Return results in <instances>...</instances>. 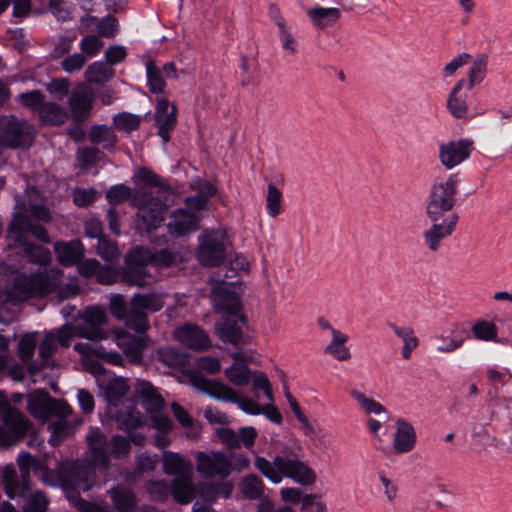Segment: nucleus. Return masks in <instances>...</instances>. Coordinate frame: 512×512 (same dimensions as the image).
Wrapping results in <instances>:
<instances>
[{
  "label": "nucleus",
  "mask_w": 512,
  "mask_h": 512,
  "mask_svg": "<svg viewBox=\"0 0 512 512\" xmlns=\"http://www.w3.org/2000/svg\"><path fill=\"white\" fill-rule=\"evenodd\" d=\"M69 89L70 81L64 77L52 79L46 85V90L58 99H63L66 97L69 93Z\"/></svg>",
  "instance_id": "nucleus-64"
},
{
  "label": "nucleus",
  "mask_w": 512,
  "mask_h": 512,
  "mask_svg": "<svg viewBox=\"0 0 512 512\" xmlns=\"http://www.w3.org/2000/svg\"><path fill=\"white\" fill-rule=\"evenodd\" d=\"M416 443V433L413 426L405 420L396 422V432L393 438V449L397 454L410 452Z\"/></svg>",
  "instance_id": "nucleus-26"
},
{
  "label": "nucleus",
  "mask_w": 512,
  "mask_h": 512,
  "mask_svg": "<svg viewBox=\"0 0 512 512\" xmlns=\"http://www.w3.org/2000/svg\"><path fill=\"white\" fill-rule=\"evenodd\" d=\"M265 484L256 474L245 476L240 483V491L247 499L255 500L264 494Z\"/></svg>",
  "instance_id": "nucleus-39"
},
{
  "label": "nucleus",
  "mask_w": 512,
  "mask_h": 512,
  "mask_svg": "<svg viewBox=\"0 0 512 512\" xmlns=\"http://www.w3.org/2000/svg\"><path fill=\"white\" fill-rule=\"evenodd\" d=\"M100 150L94 147L79 148L76 154L78 166L88 170L99 160Z\"/></svg>",
  "instance_id": "nucleus-54"
},
{
  "label": "nucleus",
  "mask_w": 512,
  "mask_h": 512,
  "mask_svg": "<svg viewBox=\"0 0 512 512\" xmlns=\"http://www.w3.org/2000/svg\"><path fill=\"white\" fill-rule=\"evenodd\" d=\"M132 298L137 306L149 312L159 311L164 306L162 296L157 293L135 294Z\"/></svg>",
  "instance_id": "nucleus-49"
},
{
  "label": "nucleus",
  "mask_w": 512,
  "mask_h": 512,
  "mask_svg": "<svg viewBox=\"0 0 512 512\" xmlns=\"http://www.w3.org/2000/svg\"><path fill=\"white\" fill-rule=\"evenodd\" d=\"M97 253L103 260L110 263L116 262L120 257L116 243L105 237L98 240Z\"/></svg>",
  "instance_id": "nucleus-56"
},
{
  "label": "nucleus",
  "mask_w": 512,
  "mask_h": 512,
  "mask_svg": "<svg viewBox=\"0 0 512 512\" xmlns=\"http://www.w3.org/2000/svg\"><path fill=\"white\" fill-rule=\"evenodd\" d=\"M163 470L168 475L181 477L193 475V466L189 459L172 451H164L162 455Z\"/></svg>",
  "instance_id": "nucleus-27"
},
{
  "label": "nucleus",
  "mask_w": 512,
  "mask_h": 512,
  "mask_svg": "<svg viewBox=\"0 0 512 512\" xmlns=\"http://www.w3.org/2000/svg\"><path fill=\"white\" fill-rule=\"evenodd\" d=\"M457 221L458 216H450L447 219L431 221L433 225L424 233L425 243L431 251H437L441 240L453 233Z\"/></svg>",
  "instance_id": "nucleus-22"
},
{
  "label": "nucleus",
  "mask_w": 512,
  "mask_h": 512,
  "mask_svg": "<svg viewBox=\"0 0 512 512\" xmlns=\"http://www.w3.org/2000/svg\"><path fill=\"white\" fill-rule=\"evenodd\" d=\"M29 413L36 419L46 421L51 416L67 417L71 408L63 401L52 398L44 390H35L28 395Z\"/></svg>",
  "instance_id": "nucleus-11"
},
{
  "label": "nucleus",
  "mask_w": 512,
  "mask_h": 512,
  "mask_svg": "<svg viewBox=\"0 0 512 512\" xmlns=\"http://www.w3.org/2000/svg\"><path fill=\"white\" fill-rule=\"evenodd\" d=\"M192 385L199 391L208 394L214 399L238 404L245 413L259 415L262 407L254 400L240 397L238 391L220 381L209 380L198 373L190 375Z\"/></svg>",
  "instance_id": "nucleus-6"
},
{
  "label": "nucleus",
  "mask_w": 512,
  "mask_h": 512,
  "mask_svg": "<svg viewBox=\"0 0 512 512\" xmlns=\"http://www.w3.org/2000/svg\"><path fill=\"white\" fill-rule=\"evenodd\" d=\"M193 475L176 477L171 484V492L174 499L181 503H190L196 496V487L192 482Z\"/></svg>",
  "instance_id": "nucleus-32"
},
{
  "label": "nucleus",
  "mask_w": 512,
  "mask_h": 512,
  "mask_svg": "<svg viewBox=\"0 0 512 512\" xmlns=\"http://www.w3.org/2000/svg\"><path fill=\"white\" fill-rule=\"evenodd\" d=\"M145 248L136 247L126 256V267L121 273V280L129 286L145 287L151 283V275L148 272L144 259Z\"/></svg>",
  "instance_id": "nucleus-13"
},
{
  "label": "nucleus",
  "mask_w": 512,
  "mask_h": 512,
  "mask_svg": "<svg viewBox=\"0 0 512 512\" xmlns=\"http://www.w3.org/2000/svg\"><path fill=\"white\" fill-rule=\"evenodd\" d=\"M177 123V107L170 103L165 97L157 100L155 109V124L158 129V135L166 143L170 140V132Z\"/></svg>",
  "instance_id": "nucleus-19"
},
{
  "label": "nucleus",
  "mask_w": 512,
  "mask_h": 512,
  "mask_svg": "<svg viewBox=\"0 0 512 512\" xmlns=\"http://www.w3.org/2000/svg\"><path fill=\"white\" fill-rule=\"evenodd\" d=\"M89 140L94 144H101L105 149L114 147L117 136L111 127L95 125L89 132Z\"/></svg>",
  "instance_id": "nucleus-40"
},
{
  "label": "nucleus",
  "mask_w": 512,
  "mask_h": 512,
  "mask_svg": "<svg viewBox=\"0 0 512 512\" xmlns=\"http://www.w3.org/2000/svg\"><path fill=\"white\" fill-rule=\"evenodd\" d=\"M34 140V129L25 120L8 117L2 120L0 142L7 147H28Z\"/></svg>",
  "instance_id": "nucleus-12"
},
{
  "label": "nucleus",
  "mask_w": 512,
  "mask_h": 512,
  "mask_svg": "<svg viewBox=\"0 0 512 512\" xmlns=\"http://www.w3.org/2000/svg\"><path fill=\"white\" fill-rule=\"evenodd\" d=\"M463 86L464 79H461L452 89L447 101V108L449 112L458 119L465 118L468 112V106L465 100L457 96Z\"/></svg>",
  "instance_id": "nucleus-41"
},
{
  "label": "nucleus",
  "mask_w": 512,
  "mask_h": 512,
  "mask_svg": "<svg viewBox=\"0 0 512 512\" xmlns=\"http://www.w3.org/2000/svg\"><path fill=\"white\" fill-rule=\"evenodd\" d=\"M114 76V69L102 61L89 64L84 72L88 84L104 85Z\"/></svg>",
  "instance_id": "nucleus-34"
},
{
  "label": "nucleus",
  "mask_w": 512,
  "mask_h": 512,
  "mask_svg": "<svg viewBox=\"0 0 512 512\" xmlns=\"http://www.w3.org/2000/svg\"><path fill=\"white\" fill-rule=\"evenodd\" d=\"M113 121L118 130L131 132L139 127L141 123V116L122 112L115 115Z\"/></svg>",
  "instance_id": "nucleus-55"
},
{
  "label": "nucleus",
  "mask_w": 512,
  "mask_h": 512,
  "mask_svg": "<svg viewBox=\"0 0 512 512\" xmlns=\"http://www.w3.org/2000/svg\"><path fill=\"white\" fill-rule=\"evenodd\" d=\"M79 30L81 33H94L100 38H113L118 32V24L113 17L98 19L87 15L81 18Z\"/></svg>",
  "instance_id": "nucleus-24"
},
{
  "label": "nucleus",
  "mask_w": 512,
  "mask_h": 512,
  "mask_svg": "<svg viewBox=\"0 0 512 512\" xmlns=\"http://www.w3.org/2000/svg\"><path fill=\"white\" fill-rule=\"evenodd\" d=\"M174 338L184 346L196 350H206L211 346L206 332L195 324L186 323L173 332Z\"/></svg>",
  "instance_id": "nucleus-20"
},
{
  "label": "nucleus",
  "mask_w": 512,
  "mask_h": 512,
  "mask_svg": "<svg viewBox=\"0 0 512 512\" xmlns=\"http://www.w3.org/2000/svg\"><path fill=\"white\" fill-rule=\"evenodd\" d=\"M0 420L6 428H0V446H13L26 435H29L30 446L40 447L43 444V439H39L33 431L32 423L18 409L11 406L4 392H0Z\"/></svg>",
  "instance_id": "nucleus-4"
},
{
  "label": "nucleus",
  "mask_w": 512,
  "mask_h": 512,
  "mask_svg": "<svg viewBox=\"0 0 512 512\" xmlns=\"http://www.w3.org/2000/svg\"><path fill=\"white\" fill-rule=\"evenodd\" d=\"M93 104V92L86 87L85 83H79L73 88L68 97V113L76 122L84 121L90 116Z\"/></svg>",
  "instance_id": "nucleus-17"
},
{
  "label": "nucleus",
  "mask_w": 512,
  "mask_h": 512,
  "mask_svg": "<svg viewBox=\"0 0 512 512\" xmlns=\"http://www.w3.org/2000/svg\"><path fill=\"white\" fill-rule=\"evenodd\" d=\"M17 99L21 105L38 114L45 102V95L40 90H32L19 94Z\"/></svg>",
  "instance_id": "nucleus-51"
},
{
  "label": "nucleus",
  "mask_w": 512,
  "mask_h": 512,
  "mask_svg": "<svg viewBox=\"0 0 512 512\" xmlns=\"http://www.w3.org/2000/svg\"><path fill=\"white\" fill-rule=\"evenodd\" d=\"M17 212L8 226L7 237L9 245L21 248L23 253L33 263L47 264L51 258L47 249L30 241V236L43 243H50V237L45 227L40 224L49 223L51 214L49 210L40 205H26L21 196H16Z\"/></svg>",
  "instance_id": "nucleus-1"
},
{
  "label": "nucleus",
  "mask_w": 512,
  "mask_h": 512,
  "mask_svg": "<svg viewBox=\"0 0 512 512\" xmlns=\"http://www.w3.org/2000/svg\"><path fill=\"white\" fill-rule=\"evenodd\" d=\"M132 204L137 207L138 227L147 232L156 229L164 221L166 204L151 193L137 190L132 194Z\"/></svg>",
  "instance_id": "nucleus-10"
},
{
  "label": "nucleus",
  "mask_w": 512,
  "mask_h": 512,
  "mask_svg": "<svg viewBox=\"0 0 512 512\" xmlns=\"http://www.w3.org/2000/svg\"><path fill=\"white\" fill-rule=\"evenodd\" d=\"M109 494L118 512H132L137 504L134 493L128 488L117 486L112 488Z\"/></svg>",
  "instance_id": "nucleus-36"
},
{
  "label": "nucleus",
  "mask_w": 512,
  "mask_h": 512,
  "mask_svg": "<svg viewBox=\"0 0 512 512\" xmlns=\"http://www.w3.org/2000/svg\"><path fill=\"white\" fill-rule=\"evenodd\" d=\"M487 56L480 55L474 60L469 73H468V88H473L476 84L480 83L485 75L487 69Z\"/></svg>",
  "instance_id": "nucleus-52"
},
{
  "label": "nucleus",
  "mask_w": 512,
  "mask_h": 512,
  "mask_svg": "<svg viewBox=\"0 0 512 512\" xmlns=\"http://www.w3.org/2000/svg\"><path fill=\"white\" fill-rule=\"evenodd\" d=\"M87 61L88 59L87 56H85V54L77 52L65 57L61 61L60 65L66 73L73 74L75 72H79L80 70H82Z\"/></svg>",
  "instance_id": "nucleus-57"
},
{
  "label": "nucleus",
  "mask_w": 512,
  "mask_h": 512,
  "mask_svg": "<svg viewBox=\"0 0 512 512\" xmlns=\"http://www.w3.org/2000/svg\"><path fill=\"white\" fill-rule=\"evenodd\" d=\"M37 115L40 123L46 126L62 125L69 117L65 107L51 101H45Z\"/></svg>",
  "instance_id": "nucleus-30"
},
{
  "label": "nucleus",
  "mask_w": 512,
  "mask_h": 512,
  "mask_svg": "<svg viewBox=\"0 0 512 512\" xmlns=\"http://www.w3.org/2000/svg\"><path fill=\"white\" fill-rule=\"evenodd\" d=\"M251 382L254 390H262L268 401L273 402V393L271 383L265 373L255 371L251 373Z\"/></svg>",
  "instance_id": "nucleus-63"
},
{
  "label": "nucleus",
  "mask_w": 512,
  "mask_h": 512,
  "mask_svg": "<svg viewBox=\"0 0 512 512\" xmlns=\"http://www.w3.org/2000/svg\"><path fill=\"white\" fill-rule=\"evenodd\" d=\"M241 322L245 324V317L239 314H232L230 317L223 319L221 323L216 326V332L219 338L226 343H231L235 346L244 344L243 329L239 325Z\"/></svg>",
  "instance_id": "nucleus-23"
},
{
  "label": "nucleus",
  "mask_w": 512,
  "mask_h": 512,
  "mask_svg": "<svg viewBox=\"0 0 512 512\" xmlns=\"http://www.w3.org/2000/svg\"><path fill=\"white\" fill-rule=\"evenodd\" d=\"M251 370L246 362L233 363L224 370L226 378L236 386H247L251 382Z\"/></svg>",
  "instance_id": "nucleus-38"
},
{
  "label": "nucleus",
  "mask_w": 512,
  "mask_h": 512,
  "mask_svg": "<svg viewBox=\"0 0 512 512\" xmlns=\"http://www.w3.org/2000/svg\"><path fill=\"white\" fill-rule=\"evenodd\" d=\"M37 333H31L24 335L18 344L19 356L23 361H29L34 355V351L37 343Z\"/></svg>",
  "instance_id": "nucleus-61"
},
{
  "label": "nucleus",
  "mask_w": 512,
  "mask_h": 512,
  "mask_svg": "<svg viewBox=\"0 0 512 512\" xmlns=\"http://www.w3.org/2000/svg\"><path fill=\"white\" fill-rule=\"evenodd\" d=\"M147 81L150 92L153 94H164L166 82L162 76L161 69L150 60L146 63Z\"/></svg>",
  "instance_id": "nucleus-42"
},
{
  "label": "nucleus",
  "mask_w": 512,
  "mask_h": 512,
  "mask_svg": "<svg viewBox=\"0 0 512 512\" xmlns=\"http://www.w3.org/2000/svg\"><path fill=\"white\" fill-rule=\"evenodd\" d=\"M143 257L148 264H152L161 268L175 266L185 261L183 254L178 251H171L169 249L151 251L145 248V256Z\"/></svg>",
  "instance_id": "nucleus-31"
},
{
  "label": "nucleus",
  "mask_w": 512,
  "mask_h": 512,
  "mask_svg": "<svg viewBox=\"0 0 512 512\" xmlns=\"http://www.w3.org/2000/svg\"><path fill=\"white\" fill-rule=\"evenodd\" d=\"M230 246L231 241L225 228L204 230L199 236L197 259L205 267L219 266L225 261Z\"/></svg>",
  "instance_id": "nucleus-7"
},
{
  "label": "nucleus",
  "mask_w": 512,
  "mask_h": 512,
  "mask_svg": "<svg viewBox=\"0 0 512 512\" xmlns=\"http://www.w3.org/2000/svg\"><path fill=\"white\" fill-rule=\"evenodd\" d=\"M57 260L63 266H71L77 263L84 254V247L79 240L69 242H56L54 245Z\"/></svg>",
  "instance_id": "nucleus-29"
},
{
  "label": "nucleus",
  "mask_w": 512,
  "mask_h": 512,
  "mask_svg": "<svg viewBox=\"0 0 512 512\" xmlns=\"http://www.w3.org/2000/svg\"><path fill=\"white\" fill-rule=\"evenodd\" d=\"M17 463L21 472L22 488L28 490L30 488L29 473L35 464V459L29 453H21L17 458Z\"/></svg>",
  "instance_id": "nucleus-62"
},
{
  "label": "nucleus",
  "mask_w": 512,
  "mask_h": 512,
  "mask_svg": "<svg viewBox=\"0 0 512 512\" xmlns=\"http://www.w3.org/2000/svg\"><path fill=\"white\" fill-rule=\"evenodd\" d=\"M313 25L318 29L331 27L338 22L341 12L335 7H314L307 12Z\"/></svg>",
  "instance_id": "nucleus-33"
},
{
  "label": "nucleus",
  "mask_w": 512,
  "mask_h": 512,
  "mask_svg": "<svg viewBox=\"0 0 512 512\" xmlns=\"http://www.w3.org/2000/svg\"><path fill=\"white\" fill-rule=\"evenodd\" d=\"M62 274L56 270H45L31 275L14 271L8 278L4 291H0V302L17 304L31 297H41L59 284Z\"/></svg>",
  "instance_id": "nucleus-2"
},
{
  "label": "nucleus",
  "mask_w": 512,
  "mask_h": 512,
  "mask_svg": "<svg viewBox=\"0 0 512 512\" xmlns=\"http://www.w3.org/2000/svg\"><path fill=\"white\" fill-rule=\"evenodd\" d=\"M117 345L129 357L132 363H140L142 360V351L144 348L141 337H135L125 330L115 332Z\"/></svg>",
  "instance_id": "nucleus-28"
},
{
  "label": "nucleus",
  "mask_w": 512,
  "mask_h": 512,
  "mask_svg": "<svg viewBox=\"0 0 512 512\" xmlns=\"http://www.w3.org/2000/svg\"><path fill=\"white\" fill-rule=\"evenodd\" d=\"M472 149L473 141L469 139H460L442 144L439 153L440 162L447 169H452L468 159Z\"/></svg>",
  "instance_id": "nucleus-18"
},
{
  "label": "nucleus",
  "mask_w": 512,
  "mask_h": 512,
  "mask_svg": "<svg viewBox=\"0 0 512 512\" xmlns=\"http://www.w3.org/2000/svg\"><path fill=\"white\" fill-rule=\"evenodd\" d=\"M3 482L5 491L9 498H14L17 495H23L26 491L23 490L22 483H19L15 467L12 464L6 465L4 467Z\"/></svg>",
  "instance_id": "nucleus-44"
},
{
  "label": "nucleus",
  "mask_w": 512,
  "mask_h": 512,
  "mask_svg": "<svg viewBox=\"0 0 512 512\" xmlns=\"http://www.w3.org/2000/svg\"><path fill=\"white\" fill-rule=\"evenodd\" d=\"M287 399H288L290 408H291L292 412L294 413L296 419L302 425V430H303L304 435L307 436V437H310V438L314 437L315 439L318 440L319 443H322V439H323L324 436H321V437H317L316 436V429H315V427L309 421L307 416L302 412V410H301L299 404L297 403L296 399L292 395H290L289 393L287 394Z\"/></svg>",
  "instance_id": "nucleus-43"
},
{
  "label": "nucleus",
  "mask_w": 512,
  "mask_h": 512,
  "mask_svg": "<svg viewBox=\"0 0 512 512\" xmlns=\"http://www.w3.org/2000/svg\"><path fill=\"white\" fill-rule=\"evenodd\" d=\"M129 384L124 378H114L108 381L105 389L106 398L110 404H116L129 391Z\"/></svg>",
  "instance_id": "nucleus-45"
},
{
  "label": "nucleus",
  "mask_w": 512,
  "mask_h": 512,
  "mask_svg": "<svg viewBox=\"0 0 512 512\" xmlns=\"http://www.w3.org/2000/svg\"><path fill=\"white\" fill-rule=\"evenodd\" d=\"M114 417L118 427L125 431L136 429L144 424L141 413L130 406L117 412Z\"/></svg>",
  "instance_id": "nucleus-37"
},
{
  "label": "nucleus",
  "mask_w": 512,
  "mask_h": 512,
  "mask_svg": "<svg viewBox=\"0 0 512 512\" xmlns=\"http://www.w3.org/2000/svg\"><path fill=\"white\" fill-rule=\"evenodd\" d=\"M332 340L326 346L325 353L331 355L338 361H347L351 358V351L346 346L348 335L339 330L331 329Z\"/></svg>",
  "instance_id": "nucleus-35"
},
{
  "label": "nucleus",
  "mask_w": 512,
  "mask_h": 512,
  "mask_svg": "<svg viewBox=\"0 0 512 512\" xmlns=\"http://www.w3.org/2000/svg\"><path fill=\"white\" fill-rule=\"evenodd\" d=\"M282 192L274 185H268L266 207L271 217H276L281 211Z\"/></svg>",
  "instance_id": "nucleus-59"
},
{
  "label": "nucleus",
  "mask_w": 512,
  "mask_h": 512,
  "mask_svg": "<svg viewBox=\"0 0 512 512\" xmlns=\"http://www.w3.org/2000/svg\"><path fill=\"white\" fill-rule=\"evenodd\" d=\"M88 460L65 461L59 464L58 478L63 488L68 490H90L95 483V470Z\"/></svg>",
  "instance_id": "nucleus-9"
},
{
  "label": "nucleus",
  "mask_w": 512,
  "mask_h": 512,
  "mask_svg": "<svg viewBox=\"0 0 512 512\" xmlns=\"http://www.w3.org/2000/svg\"><path fill=\"white\" fill-rule=\"evenodd\" d=\"M88 445V460L99 470L107 471L110 468L109 442L105 434L98 428L92 427L86 435Z\"/></svg>",
  "instance_id": "nucleus-15"
},
{
  "label": "nucleus",
  "mask_w": 512,
  "mask_h": 512,
  "mask_svg": "<svg viewBox=\"0 0 512 512\" xmlns=\"http://www.w3.org/2000/svg\"><path fill=\"white\" fill-rule=\"evenodd\" d=\"M395 333L402 338L404 342L402 355L404 359H409L411 356V352L418 346V340L414 336L413 330L411 328H395Z\"/></svg>",
  "instance_id": "nucleus-60"
},
{
  "label": "nucleus",
  "mask_w": 512,
  "mask_h": 512,
  "mask_svg": "<svg viewBox=\"0 0 512 512\" xmlns=\"http://www.w3.org/2000/svg\"><path fill=\"white\" fill-rule=\"evenodd\" d=\"M211 284V300L218 312L237 314L240 302L237 294L231 289V284L214 275L209 279Z\"/></svg>",
  "instance_id": "nucleus-14"
},
{
  "label": "nucleus",
  "mask_w": 512,
  "mask_h": 512,
  "mask_svg": "<svg viewBox=\"0 0 512 512\" xmlns=\"http://www.w3.org/2000/svg\"><path fill=\"white\" fill-rule=\"evenodd\" d=\"M197 471L204 477L226 478L231 473V461L220 452H198Z\"/></svg>",
  "instance_id": "nucleus-16"
},
{
  "label": "nucleus",
  "mask_w": 512,
  "mask_h": 512,
  "mask_svg": "<svg viewBox=\"0 0 512 512\" xmlns=\"http://www.w3.org/2000/svg\"><path fill=\"white\" fill-rule=\"evenodd\" d=\"M84 320V324H79V327L95 328L100 331H104L101 325L107 321V315L102 308L99 307H88L83 312L81 317Z\"/></svg>",
  "instance_id": "nucleus-46"
},
{
  "label": "nucleus",
  "mask_w": 512,
  "mask_h": 512,
  "mask_svg": "<svg viewBox=\"0 0 512 512\" xmlns=\"http://www.w3.org/2000/svg\"><path fill=\"white\" fill-rule=\"evenodd\" d=\"M52 332L56 334V343L63 347H68L73 337L85 338L92 341H100L106 338L105 331H100L95 328L79 327L78 325H64Z\"/></svg>",
  "instance_id": "nucleus-21"
},
{
  "label": "nucleus",
  "mask_w": 512,
  "mask_h": 512,
  "mask_svg": "<svg viewBox=\"0 0 512 512\" xmlns=\"http://www.w3.org/2000/svg\"><path fill=\"white\" fill-rule=\"evenodd\" d=\"M109 442L110 456L115 459L127 457L130 453L131 446L129 440L121 435H114Z\"/></svg>",
  "instance_id": "nucleus-53"
},
{
  "label": "nucleus",
  "mask_w": 512,
  "mask_h": 512,
  "mask_svg": "<svg viewBox=\"0 0 512 512\" xmlns=\"http://www.w3.org/2000/svg\"><path fill=\"white\" fill-rule=\"evenodd\" d=\"M135 394L148 412H160L164 406V400L157 389L146 380H137Z\"/></svg>",
  "instance_id": "nucleus-25"
},
{
  "label": "nucleus",
  "mask_w": 512,
  "mask_h": 512,
  "mask_svg": "<svg viewBox=\"0 0 512 512\" xmlns=\"http://www.w3.org/2000/svg\"><path fill=\"white\" fill-rule=\"evenodd\" d=\"M49 506L47 495L40 490L34 491L26 498L23 506L24 512H46Z\"/></svg>",
  "instance_id": "nucleus-50"
},
{
  "label": "nucleus",
  "mask_w": 512,
  "mask_h": 512,
  "mask_svg": "<svg viewBox=\"0 0 512 512\" xmlns=\"http://www.w3.org/2000/svg\"><path fill=\"white\" fill-rule=\"evenodd\" d=\"M158 359L169 367L183 366L187 363L186 354L174 347H162L157 350Z\"/></svg>",
  "instance_id": "nucleus-47"
},
{
  "label": "nucleus",
  "mask_w": 512,
  "mask_h": 512,
  "mask_svg": "<svg viewBox=\"0 0 512 512\" xmlns=\"http://www.w3.org/2000/svg\"><path fill=\"white\" fill-rule=\"evenodd\" d=\"M472 332L477 339L490 341L497 338V327L489 321H479L472 327Z\"/></svg>",
  "instance_id": "nucleus-58"
},
{
  "label": "nucleus",
  "mask_w": 512,
  "mask_h": 512,
  "mask_svg": "<svg viewBox=\"0 0 512 512\" xmlns=\"http://www.w3.org/2000/svg\"><path fill=\"white\" fill-rule=\"evenodd\" d=\"M254 466L263 476L275 484L280 483L284 477L290 478L303 486L311 485L316 481L315 472L289 449L275 455L272 461L257 455Z\"/></svg>",
  "instance_id": "nucleus-3"
},
{
  "label": "nucleus",
  "mask_w": 512,
  "mask_h": 512,
  "mask_svg": "<svg viewBox=\"0 0 512 512\" xmlns=\"http://www.w3.org/2000/svg\"><path fill=\"white\" fill-rule=\"evenodd\" d=\"M81 53L87 56V59L97 56L104 47V42L94 33H85L80 41Z\"/></svg>",
  "instance_id": "nucleus-48"
},
{
  "label": "nucleus",
  "mask_w": 512,
  "mask_h": 512,
  "mask_svg": "<svg viewBox=\"0 0 512 512\" xmlns=\"http://www.w3.org/2000/svg\"><path fill=\"white\" fill-rule=\"evenodd\" d=\"M456 191L457 180L453 176L432 185L426 206V214L430 221L457 216L453 212V207L456 203Z\"/></svg>",
  "instance_id": "nucleus-8"
},
{
  "label": "nucleus",
  "mask_w": 512,
  "mask_h": 512,
  "mask_svg": "<svg viewBox=\"0 0 512 512\" xmlns=\"http://www.w3.org/2000/svg\"><path fill=\"white\" fill-rule=\"evenodd\" d=\"M215 193V189L208 185L205 195H195L185 199V208L174 210L167 224L170 235L174 237L186 236L199 228L200 217L198 213L206 209L208 197Z\"/></svg>",
  "instance_id": "nucleus-5"
}]
</instances>
